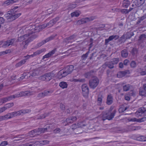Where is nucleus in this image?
<instances>
[{
  "label": "nucleus",
  "instance_id": "21",
  "mask_svg": "<svg viewBox=\"0 0 146 146\" xmlns=\"http://www.w3.org/2000/svg\"><path fill=\"white\" fill-rule=\"evenodd\" d=\"M15 39H12L10 40H8L6 41L2 46V47L4 48L7 47L10 45H12Z\"/></svg>",
  "mask_w": 146,
  "mask_h": 146
},
{
  "label": "nucleus",
  "instance_id": "15",
  "mask_svg": "<svg viewBox=\"0 0 146 146\" xmlns=\"http://www.w3.org/2000/svg\"><path fill=\"white\" fill-rule=\"evenodd\" d=\"M143 107L140 108L135 113V115L137 117H139L142 116H144Z\"/></svg>",
  "mask_w": 146,
  "mask_h": 146
},
{
  "label": "nucleus",
  "instance_id": "45",
  "mask_svg": "<svg viewBox=\"0 0 146 146\" xmlns=\"http://www.w3.org/2000/svg\"><path fill=\"white\" fill-rule=\"evenodd\" d=\"M137 3V5L140 6L142 5L145 2V0H136Z\"/></svg>",
  "mask_w": 146,
  "mask_h": 146
},
{
  "label": "nucleus",
  "instance_id": "42",
  "mask_svg": "<svg viewBox=\"0 0 146 146\" xmlns=\"http://www.w3.org/2000/svg\"><path fill=\"white\" fill-rule=\"evenodd\" d=\"M76 37V36L74 35H73L69 37L68 38V40H72V41H69V42H72L73 41H74L75 40V38Z\"/></svg>",
  "mask_w": 146,
  "mask_h": 146
},
{
  "label": "nucleus",
  "instance_id": "63",
  "mask_svg": "<svg viewBox=\"0 0 146 146\" xmlns=\"http://www.w3.org/2000/svg\"><path fill=\"white\" fill-rule=\"evenodd\" d=\"M119 112L120 113H122L125 111V110L124 109V107H120L119 110Z\"/></svg>",
  "mask_w": 146,
  "mask_h": 146
},
{
  "label": "nucleus",
  "instance_id": "23",
  "mask_svg": "<svg viewBox=\"0 0 146 146\" xmlns=\"http://www.w3.org/2000/svg\"><path fill=\"white\" fill-rule=\"evenodd\" d=\"M113 102V97L111 94L108 95L107 97L106 103L108 105H111Z\"/></svg>",
  "mask_w": 146,
  "mask_h": 146
},
{
  "label": "nucleus",
  "instance_id": "43",
  "mask_svg": "<svg viewBox=\"0 0 146 146\" xmlns=\"http://www.w3.org/2000/svg\"><path fill=\"white\" fill-rule=\"evenodd\" d=\"M145 137L144 136H141L136 138V140L139 141H144Z\"/></svg>",
  "mask_w": 146,
  "mask_h": 146
},
{
  "label": "nucleus",
  "instance_id": "59",
  "mask_svg": "<svg viewBox=\"0 0 146 146\" xmlns=\"http://www.w3.org/2000/svg\"><path fill=\"white\" fill-rule=\"evenodd\" d=\"M117 77L119 78H121L122 77H123V75H122V73H121L120 71L118 72L117 74Z\"/></svg>",
  "mask_w": 146,
  "mask_h": 146
},
{
  "label": "nucleus",
  "instance_id": "26",
  "mask_svg": "<svg viewBox=\"0 0 146 146\" xmlns=\"http://www.w3.org/2000/svg\"><path fill=\"white\" fill-rule=\"evenodd\" d=\"M18 0H7L4 2L3 4L6 5H9L11 4L18 2Z\"/></svg>",
  "mask_w": 146,
  "mask_h": 146
},
{
  "label": "nucleus",
  "instance_id": "25",
  "mask_svg": "<svg viewBox=\"0 0 146 146\" xmlns=\"http://www.w3.org/2000/svg\"><path fill=\"white\" fill-rule=\"evenodd\" d=\"M49 91H45L44 92L39 93L37 97L39 98H42L43 97L45 96L48 95H49L50 93Z\"/></svg>",
  "mask_w": 146,
  "mask_h": 146
},
{
  "label": "nucleus",
  "instance_id": "51",
  "mask_svg": "<svg viewBox=\"0 0 146 146\" xmlns=\"http://www.w3.org/2000/svg\"><path fill=\"white\" fill-rule=\"evenodd\" d=\"M14 105L13 103H10L8 104H6L5 106L6 107V110L8 108H9L12 107Z\"/></svg>",
  "mask_w": 146,
  "mask_h": 146
},
{
  "label": "nucleus",
  "instance_id": "41",
  "mask_svg": "<svg viewBox=\"0 0 146 146\" xmlns=\"http://www.w3.org/2000/svg\"><path fill=\"white\" fill-rule=\"evenodd\" d=\"M146 39V35L145 34L141 35L139 37V40H143Z\"/></svg>",
  "mask_w": 146,
  "mask_h": 146
},
{
  "label": "nucleus",
  "instance_id": "4",
  "mask_svg": "<svg viewBox=\"0 0 146 146\" xmlns=\"http://www.w3.org/2000/svg\"><path fill=\"white\" fill-rule=\"evenodd\" d=\"M31 110H21L9 113L4 116H0V121L13 117L15 116L19 115L21 114H25L30 113Z\"/></svg>",
  "mask_w": 146,
  "mask_h": 146
},
{
  "label": "nucleus",
  "instance_id": "22",
  "mask_svg": "<svg viewBox=\"0 0 146 146\" xmlns=\"http://www.w3.org/2000/svg\"><path fill=\"white\" fill-rule=\"evenodd\" d=\"M90 21L89 18L86 17L82 18L80 20L78 21L77 22V25H80L87 23Z\"/></svg>",
  "mask_w": 146,
  "mask_h": 146
},
{
  "label": "nucleus",
  "instance_id": "8",
  "mask_svg": "<svg viewBox=\"0 0 146 146\" xmlns=\"http://www.w3.org/2000/svg\"><path fill=\"white\" fill-rule=\"evenodd\" d=\"M30 140L29 142L23 144L21 146H41L47 144L49 143V141L47 140L35 141L32 139Z\"/></svg>",
  "mask_w": 146,
  "mask_h": 146
},
{
  "label": "nucleus",
  "instance_id": "54",
  "mask_svg": "<svg viewBox=\"0 0 146 146\" xmlns=\"http://www.w3.org/2000/svg\"><path fill=\"white\" fill-rule=\"evenodd\" d=\"M35 56L34 55V53H33V54L31 55H27L26 56H24V57L26 58V59H26V60L27 59L31 57H33Z\"/></svg>",
  "mask_w": 146,
  "mask_h": 146
},
{
  "label": "nucleus",
  "instance_id": "14",
  "mask_svg": "<svg viewBox=\"0 0 146 146\" xmlns=\"http://www.w3.org/2000/svg\"><path fill=\"white\" fill-rule=\"evenodd\" d=\"M99 82V80L97 77L92 76V88H95L98 85Z\"/></svg>",
  "mask_w": 146,
  "mask_h": 146
},
{
  "label": "nucleus",
  "instance_id": "2",
  "mask_svg": "<svg viewBox=\"0 0 146 146\" xmlns=\"http://www.w3.org/2000/svg\"><path fill=\"white\" fill-rule=\"evenodd\" d=\"M34 92H31L29 91H25L22 92L20 93L16 94L13 96H9L6 98H4L0 99V103H4L6 102L9 101L15 98H18L23 96H29L35 94Z\"/></svg>",
  "mask_w": 146,
  "mask_h": 146
},
{
  "label": "nucleus",
  "instance_id": "35",
  "mask_svg": "<svg viewBox=\"0 0 146 146\" xmlns=\"http://www.w3.org/2000/svg\"><path fill=\"white\" fill-rule=\"evenodd\" d=\"M45 51L46 49L45 48H43L40 50H37L36 52H34L33 53L35 56L41 54L43 52H45Z\"/></svg>",
  "mask_w": 146,
  "mask_h": 146
},
{
  "label": "nucleus",
  "instance_id": "19",
  "mask_svg": "<svg viewBox=\"0 0 146 146\" xmlns=\"http://www.w3.org/2000/svg\"><path fill=\"white\" fill-rule=\"evenodd\" d=\"M55 36H50L48 38L42 41L41 42H40L38 44V46L39 47H40L42 45L44 44L46 42H48V41L53 39L54 38V37Z\"/></svg>",
  "mask_w": 146,
  "mask_h": 146
},
{
  "label": "nucleus",
  "instance_id": "10",
  "mask_svg": "<svg viewBox=\"0 0 146 146\" xmlns=\"http://www.w3.org/2000/svg\"><path fill=\"white\" fill-rule=\"evenodd\" d=\"M37 71L36 70H33L32 71H31L29 73H28L27 74L26 73H24L23 75L20 77L19 80H22L24 78H26L28 77L27 76H29V77L31 76H34L37 75Z\"/></svg>",
  "mask_w": 146,
  "mask_h": 146
},
{
  "label": "nucleus",
  "instance_id": "53",
  "mask_svg": "<svg viewBox=\"0 0 146 146\" xmlns=\"http://www.w3.org/2000/svg\"><path fill=\"white\" fill-rule=\"evenodd\" d=\"M130 62L129 60L127 59H125L123 61V64L125 66H127L128 64H129Z\"/></svg>",
  "mask_w": 146,
  "mask_h": 146
},
{
  "label": "nucleus",
  "instance_id": "30",
  "mask_svg": "<svg viewBox=\"0 0 146 146\" xmlns=\"http://www.w3.org/2000/svg\"><path fill=\"white\" fill-rule=\"evenodd\" d=\"M26 62V59L22 60L20 62L17 63L15 65V66L16 68L20 67L21 66H22Z\"/></svg>",
  "mask_w": 146,
  "mask_h": 146
},
{
  "label": "nucleus",
  "instance_id": "38",
  "mask_svg": "<svg viewBox=\"0 0 146 146\" xmlns=\"http://www.w3.org/2000/svg\"><path fill=\"white\" fill-rule=\"evenodd\" d=\"M74 67L73 65H70L67 67V72L68 74H70L74 70Z\"/></svg>",
  "mask_w": 146,
  "mask_h": 146
},
{
  "label": "nucleus",
  "instance_id": "57",
  "mask_svg": "<svg viewBox=\"0 0 146 146\" xmlns=\"http://www.w3.org/2000/svg\"><path fill=\"white\" fill-rule=\"evenodd\" d=\"M8 144V142L7 141H3L0 144V146H5Z\"/></svg>",
  "mask_w": 146,
  "mask_h": 146
},
{
  "label": "nucleus",
  "instance_id": "12",
  "mask_svg": "<svg viewBox=\"0 0 146 146\" xmlns=\"http://www.w3.org/2000/svg\"><path fill=\"white\" fill-rule=\"evenodd\" d=\"M82 90L83 96L85 98L87 97L89 92V89L88 85L86 84H83L82 86Z\"/></svg>",
  "mask_w": 146,
  "mask_h": 146
},
{
  "label": "nucleus",
  "instance_id": "32",
  "mask_svg": "<svg viewBox=\"0 0 146 146\" xmlns=\"http://www.w3.org/2000/svg\"><path fill=\"white\" fill-rule=\"evenodd\" d=\"M59 85L60 87L62 89L66 88L68 86L67 83L63 81L60 82Z\"/></svg>",
  "mask_w": 146,
  "mask_h": 146
},
{
  "label": "nucleus",
  "instance_id": "34",
  "mask_svg": "<svg viewBox=\"0 0 146 146\" xmlns=\"http://www.w3.org/2000/svg\"><path fill=\"white\" fill-rule=\"evenodd\" d=\"M130 4V1L128 0H124L123 2V7L127 8Z\"/></svg>",
  "mask_w": 146,
  "mask_h": 146
},
{
  "label": "nucleus",
  "instance_id": "46",
  "mask_svg": "<svg viewBox=\"0 0 146 146\" xmlns=\"http://www.w3.org/2000/svg\"><path fill=\"white\" fill-rule=\"evenodd\" d=\"M48 115V114L44 113V114H43L41 115H38L37 117V118L38 119H40L43 118H45L46 116Z\"/></svg>",
  "mask_w": 146,
  "mask_h": 146
},
{
  "label": "nucleus",
  "instance_id": "36",
  "mask_svg": "<svg viewBox=\"0 0 146 146\" xmlns=\"http://www.w3.org/2000/svg\"><path fill=\"white\" fill-rule=\"evenodd\" d=\"M139 95L142 96H146V92L143 88H140L139 92Z\"/></svg>",
  "mask_w": 146,
  "mask_h": 146
},
{
  "label": "nucleus",
  "instance_id": "24",
  "mask_svg": "<svg viewBox=\"0 0 146 146\" xmlns=\"http://www.w3.org/2000/svg\"><path fill=\"white\" fill-rule=\"evenodd\" d=\"M76 119V117L73 116L67 118L66 120V121L68 124L69 125V123H72L74 121H75Z\"/></svg>",
  "mask_w": 146,
  "mask_h": 146
},
{
  "label": "nucleus",
  "instance_id": "27",
  "mask_svg": "<svg viewBox=\"0 0 146 146\" xmlns=\"http://www.w3.org/2000/svg\"><path fill=\"white\" fill-rule=\"evenodd\" d=\"M123 91L125 92H127L128 91H129L131 87V86L129 84H125L124 85H123Z\"/></svg>",
  "mask_w": 146,
  "mask_h": 146
},
{
  "label": "nucleus",
  "instance_id": "18",
  "mask_svg": "<svg viewBox=\"0 0 146 146\" xmlns=\"http://www.w3.org/2000/svg\"><path fill=\"white\" fill-rule=\"evenodd\" d=\"M56 51V48H54L51 51L49 52L48 53L44 56H43L42 59L44 60L45 58H48L50 57L55 53Z\"/></svg>",
  "mask_w": 146,
  "mask_h": 146
},
{
  "label": "nucleus",
  "instance_id": "1",
  "mask_svg": "<svg viewBox=\"0 0 146 146\" xmlns=\"http://www.w3.org/2000/svg\"><path fill=\"white\" fill-rule=\"evenodd\" d=\"M59 18L58 17H56L55 18L50 21L49 23L46 24H44L41 25H31L25 27H23L20 29L19 32L21 33L23 31V33L24 32L29 33V34L32 36L33 39L35 38L34 35H33V33L35 32H38L42 30L43 29H44L46 27H48V28L51 27L55 24L57 21L59 20Z\"/></svg>",
  "mask_w": 146,
  "mask_h": 146
},
{
  "label": "nucleus",
  "instance_id": "29",
  "mask_svg": "<svg viewBox=\"0 0 146 146\" xmlns=\"http://www.w3.org/2000/svg\"><path fill=\"white\" fill-rule=\"evenodd\" d=\"M114 130H115L117 133H123L126 131V129H122L120 127H114Z\"/></svg>",
  "mask_w": 146,
  "mask_h": 146
},
{
  "label": "nucleus",
  "instance_id": "13",
  "mask_svg": "<svg viewBox=\"0 0 146 146\" xmlns=\"http://www.w3.org/2000/svg\"><path fill=\"white\" fill-rule=\"evenodd\" d=\"M86 125L85 121H83L80 122L78 123L76 125V124H73L72 125V128L73 129H75L77 128H83Z\"/></svg>",
  "mask_w": 146,
  "mask_h": 146
},
{
  "label": "nucleus",
  "instance_id": "9",
  "mask_svg": "<svg viewBox=\"0 0 146 146\" xmlns=\"http://www.w3.org/2000/svg\"><path fill=\"white\" fill-rule=\"evenodd\" d=\"M54 76V74L51 72L48 73L44 74L39 77L40 79L42 81H49L52 79Z\"/></svg>",
  "mask_w": 146,
  "mask_h": 146
},
{
  "label": "nucleus",
  "instance_id": "60",
  "mask_svg": "<svg viewBox=\"0 0 146 146\" xmlns=\"http://www.w3.org/2000/svg\"><path fill=\"white\" fill-rule=\"evenodd\" d=\"M128 129L130 131H135V126H130L129 127Z\"/></svg>",
  "mask_w": 146,
  "mask_h": 146
},
{
  "label": "nucleus",
  "instance_id": "47",
  "mask_svg": "<svg viewBox=\"0 0 146 146\" xmlns=\"http://www.w3.org/2000/svg\"><path fill=\"white\" fill-rule=\"evenodd\" d=\"M89 51L87 52L85 54H83L82 56V58L83 60H84L86 59L89 53Z\"/></svg>",
  "mask_w": 146,
  "mask_h": 146
},
{
  "label": "nucleus",
  "instance_id": "56",
  "mask_svg": "<svg viewBox=\"0 0 146 146\" xmlns=\"http://www.w3.org/2000/svg\"><path fill=\"white\" fill-rule=\"evenodd\" d=\"M105 26V25L104 24H101L99 26V27L96 28V29L97 30H100V29L104 28Z\"/></svg>",
  "mask_w": 146,
  "mask_h": 146
},
{
  "label": "nucleus",
  "instance_id": "20",
  "mask_svg": "<svg viewBox=\"0 0 146 146\" xmlns=\"http://www.w3.org/2000/svg\"><path fill=\"white\" fill-rule=\"evenodd\" d=\"M116 112V111L115 110H114L112 112H110L108 111V118L107 119L109 120H111L114 117L115 114Z\"/></svg>",
  "mask_w": 146,
  "mask_h": 146
},
{
  "label": "nucleus",
  "instance_id": "7",
  "mask_svg": "<svg viewBox=\"0 0 146 146\" xmlns=\"http://www.w3.org/2000/svg\"><path fill=\"white\" fill-rule=\"evenodd\" d=\"M50 127V125H48L46 128H40L38 129H35L31 131L29 133V135L31 137H33L41 133H44L49 131H50V130H49Z\"/></svg>",
  "mask_w": 146,
  "mask_h": 146
},
{
  "label": "nucleus",
  "instance_id": "6",
  "mask_svg": "<svg viewBox=\"0 0 146 146\" xmlns=\"http://www.w3.org/2000/svg\"><path fill=\"white\" fill-rule=\"evenodd\" d=\"M27 33V34H26L23 36L19 37L17 40L18 41L20 42L25 40V41L23 42V44H24L23 46L24 48H26L28 44L33 40L32 36H31V35L29 34V33Z\"/></svg>",
  "mask_w": 146,
  "mask_h": 146
},
{
  "label": "nucleus",
  "instance_id": "17",
  "mask_svg": "<svg viewBox=\"0 0 146 146\" xmlns=\"http://www.w3.org/2000/svg\"><path fill=\"white\" fill-rule=\"evenodd\" d=\"M68 74L67 71H65L64 70L62 69L60 70L58 74V76L59 78L60 79L63 77H65Z\"/></svg>",
  "mask_w": 146,
  "mask_h": 146
},
{
  "label": "nucleus",
  "instance_id": "28",
  "mask_svg": "<svg viewBox=\"0 0 146 146\" xmlns=\"http://www.w3.org/2000/svg\"><path fill=\"white\" fill-rule=\"evenodd\" d=\"M121 55L123 57L126 58L128 54V52L127 50L124 49L122 50L121 52Z\"/></svg>",
  "mask_w": 146,
  "mask_h": 146
},
{
  "label": "nucleus",
  "instance_id": "49",
  "mask_svg": "<svg viewBox=\"0 0 146 146\" xmlns=\"http://www.w3.org/2000/svg\"><path fill=\"white\" fill-rule=\"evenodd\" d=\"M130 66L131 68H134L136 66V64L135 61H132L130 63Z\"/></svg>",
  "mask_w": 146,
  "mask_h": 146
},
{
  "label": "nucleus",
  "instance_id": "44",
  "mask_svg": "<svg viewBox=\"0 0 146 146\" xmlns=\"http://www.w3.org/2000/svg\"><path fill=\"white\" fill-rule=\"evenodd\" d=\"M85 80L84 79H81L80 80L74 78H72L70 80V81L71 82H84Z\"/></svg>",
  "mask_w": 146,
  "mask_h": 146
},
{
  "label": "nucleus",
  "instance_id": "11",
  "mask_svg": "<svg viewBox=\"0 0 146 146\" xmlns=\"http://www.w3.org/2000/svg\"><path fill=\"white\" fill-rule=\"evenodd\" d=\"M119 61L118 58H114L111 59L110 62H106L105 64L109 68L112 69L114 68V65L117 64Z\"/></svg>",
  "mask_w": 146,
  "mask_h": 146
},
{
  "label": "nucleus",
  "instance_id": "64",
  "mask_svg": "<svg viewBox=\"0 0 146 146\" xmlns=\"http://www.w3.org/2000/svg\"><path fill=\"white\" fill-rule=\"evenodd\" d=\"M140 18L141 19V20L143 21L146 19V13L144 14L143 16L140 17Z\"/></svg>",
  "mask_w": 146,
  "mask_h": 146
},
{
  "label": "nucleus",
  "instance_id": "39",
  "mask_svg": "<svg viewBox=\"0 0 146 146\" xmlns=\"http://www.w3.org/2000/svg\"><path fill=\"white\" fill-rule=\"evenodd\" d=\"M133 35V33L131 32H127L125 35L126 39L130 38Z\"/></svg>",
  "mask_w": 146,
  "mask_h": 146
},
{
  "label": "nucleus",
  "instance_id": "52",
  "mask_svg": "<svg viewBox=\"0 0 146 146\" xmlns=\"http://www.w3.org/2000/svg\"><path fill=\"white\" fill-rule=\"evenodd\" d=\"M76 7V4H73L69 5L68 8V9H72Z\"/></svg>",
  "mask_w": 146,
  "mask_h": 146
},
{
  "label": "nucleus",
  "instance_id": "55",
  "mask_svg": "<svg viewBox=\"0 0 146 146\" xmlns=\"http://www.w3.org/2000/svg\"><path fill=\"white\" fill-rule=\"evenodd\" d=\"M16 76L14 75L11 77V82H12L13 83L15 82L14 80H15Z\"/></svg>",
  "mask_w": 146,
  "mask_h": 146
},
{
  "label": "nucleus",
  "instance_id": "3",
  "mask_svg": "<svg viewBox=\"0 0 146 146\" xmlns=\"http://www.w3.org/2000/svg\"><path fill=\"white\" fill-rule=\"evenodd\" d=\"M31 110H21L9 113L4 116H0V121L13 117L15 116L19 115L21 114H25L30 113Z\"/></svg>",
  "mask_w": 146,
  "mask_h": 146
},
{
  "label": "nucleus",
  "instance_id": "40",
  "mask_svg": "<svg viewBox=\"0 0 146 146\" xmlns=\"http://www.w3.org/2000/svg\"><path fill=\"white\" fill-rule=\"evenodd\" d=\"M130 52L132 55L134 56L137 54L138 52V50L136 48H134L132 49Z\"/></svg>",
  "mask_w": 146,
  "mask_h": 146
},
{
  "label": "nucleus",
  "instance_id": "61",
  "mask_svg": "<svg viewBox=\"0 0 146 146\" xmlns=\"http://www.w3.org/2000/svg\"><path fill=\"white\" fill-rule=\"evenodd\" d=\"M60 129L59 128H57L55 129L53 131L55 133H58L60 132Z\"/></svg>",
  "mask_w": 146,
  "mask_h": 146
},
{
  "label": "nucleus",
  "instance_id": "48",
  "mask_svg": "<svg viewBox=\"0 0 146 146\" xmlns=\"http://www.w3.org/2000/svg\"><path fill=\"white\" fill-rule=\"evenodd\" d=\"M102 96H101L100 97H99L98 98V102L100 106L101 105L102 102Z\"/></svg>",
  "mask_w": 146,
  "mask_h": 146
},
{
  "label": "nucleus",
  "instance_id": "37",
  "mask_svg": "<svg viewBox=\"0 0 146 146\" xmlns=\"http://www.w3.org/2000/svg\"><path fill=\"white\" fill-rule=\"evenodd\" d=\"M80 14V11H74L71 14V16L72 17H78Z\"/></svg>",
  "mask_w": 146,
  "mask_h": 146
},
{
  "label": "nucleus",
  "instance_id": "50",
  "mask_svg": "<svg viewBox=\"0 0 146 146\" xmlns=\"http://www.w3.org/2000/svg\"><path fill=\"white\" fill-rule=\"evenodd\" d=\"M91 75V72H87L86 73L84 74V76L86 78H89Z\"/></svg>",
  "mask_w": 146,
  "mask_h": 146
},
{
  "label": "nucleus",
  "instance_id": "58",
  "mask_svg": "<svg viewBox=\"0 0 146 146\" xmlns=\"http://www.w3.org/2000/svg\"><path fill=\"white\" fill-rule=\"evenodd\" d=\"M138 19L136 22V24L137 25H140L141 22L143 21L142 20H141V19L140 18V17H138Z\"/></svg>",
  "mask_w": 146,
  "mask_h": 146
},
{
  "label": "nucleus",
  "instance_id": "33",
  "mask_svg": "<svg viewBox=\"0 0 146 146\" xmlns=\"http://www.w3.org/2000/svg\"><path fill=\"white\" fill-rule=\"evenodd\" d=\"M102 117L101 119L103 121H104L108 118V112H103L102 114Z\"/></svg>",
  "mask_w": 146,
  "mask_h": 146
},
{
  "label": "nucleus",
  "instance_id": "62",
  "mask_svg": "<svg viewBox=\"0 0 146 146\" xmlns=\"http://www.w3.org/2000/svg\"><path fill=\"white\" fill-rule=\"evenodd\" d=\"M6 110V108L5 107H3L2 108H0V113Z\"/></svg>",
  "mask_w": 146,
  "mask_h": 146
},
{
  "label": "nucleus",
  "instance_id": "31",
  "mask_svg": "<svg viewBox=\"0 0 146 146\" xmlns=\"http://www.w3.org/2000/svg\"><path fill=\"white\" fill-rule=\"evenodd\" d=\"M134 8L132 7H130L129 10L125 9H121L120 10V11L123 14H126L131 11Z\"/></svg>",
  "mask_w": 146,
  "mask_h": 146
},
{
  "label": "nucleus",
  "instance_id": "5",
  "mask_svg": "<svg viewBox=\"0 0 146 146\" xmlns=\"http://www.w3.org/2000/svg\"><path fill=\"white\" fill-rule=\"evenodd\" d=\"M18 8V7H15L8 11L5 15V17L8 21H12L19 17L21 15V13H17Z\"/></svg>",
  "mask_w": 146,
  "mask_h": 146
},
{
  "label": "nucleus",
  "instance_id": "16",
  "mask_svg": "<svg viewBox=\"0 0 146 146\" xmlns=\"http://www.w3.org/2000/svg\"><path fill=\"white\" fill-rule=\"evenodd\" d=\"M119 38V36L117 35H113L110 36L108 39H106L105 40V44L107 45L108 42L110 41L113 39L116 40Z\"/></svg>",
  "mask_w": 146,
  "mask_h": 146
}]
</instances>
